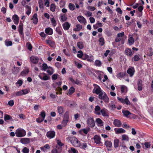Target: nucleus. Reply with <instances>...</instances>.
<instances>
[{
	"instance_id": "obj_1",
	"label": "nucleus",
	"mask_w": 153,
	"mask_h": 153,
	"mask_svg": "<svg viewBox=\"0 0 153 153\" xmlns=\"http://www.w3.org/2000/svg\"><path fill=\"white\" fill-rule=\"evenodd\" d=\"M93 86H95L96 88L95 92H94V91L95 88H94V89L93 92L98 95V98L102 100L106 103L108 102L109 101V99L106 94L105 92L103 91L100 87L98 85L94 84Z\"/></svg>"
},
{
	"instance_id": "obj_2",
	"label": "nucleus",
	"mask_w": 153,
	"mask_h": 153,
	"mask_svg": "<svg viewBox=\"0 0 153 153\" xmlns=\"http://www.w3.org/2000/svg\"><path fill=\"white\" fill-rule=\"evenodd\" d=\"M68 139L70 141L71 143L74 147H78V146L80 143V141L75 137H68L67 139Z\"/></svg>"
},
{
	"instance_id": "obj_3",
	"label": "nucleus",
	"mask_w": 153,
	"mask_h": 153,
	"mask_svg": "<svg viewBox=\"0 0 153 153\" xmlns=\"http://www.w3.org/2000/svg\"><path fill=\"white\" fill-rule=\"evenodd\" d=\"M26 133L25 131L21 128L17 129L15 132L16 136L18 137L25 136L26 135Z\"/></svg>"
},
{
	"instance_id": "obj_4",
	"label": "nucleus",
	"mask_w": 153,
	"mask_h": 153,
	"mask_svg": "<svg viewBox=\"0 0 153 153\" xmlns=\"http://www.w3.org/2000/svg\"><path fill=\"white\" fill-rule=\"evenodd\" d=\"M69 120V111H67L65 113L62 124L63 127H65L67 125Z\"/></svg>"
},
{
	"instance_id": "obj_5",
	"label": "nucleus",
	"mask_w": 153,
	"mask_h": 153,
	"mask_svg": "<svg viewBox=\"0 0 153 153\" xmlns=\"http://www.w3.org/2000/svg\"><path fill=\"white\" fill-rule=\"evenodd\" d=\"M51 38H52V37H49L48 39H46L45 41L46 44L50 47L53 48L56 46L55 42L51 39Z\"/></svg>"
},
{
	"instance_id": "obj_6",
	"label": "nucleus",
	"mask_w": 153,
	"mask_h": 153,
	"mask_svg": "<svg viewBox=\"0 0 153 153\" xmlns=\"http://www.w3.org/2000/svg\"><path fill=\"white\" fill-rule=\"evenodd\" d=\"M23 24L22 23H20L18 28V31L21 38H24V34L23 30Z\"/></svg>"
},
{
	"instance_id": "obj_7",
	"label": "nucleus",
	"mask_w": 153,
	"mask_h": 153,
	"mask_svg": "<svg viewBox=\"0 0 153 153\" xmlns=\"http://www.w3.org/2000/svg\"><path fill=\"white\" fill-rule=\"evenodd\" d=\"M87 124L90 127H94L95 126V124L93 118L91 117L88 118L87 120Z\"/></svg>"
},
{
	"instance_id": "obj_8",
	"label": "nucleus",
	"mask_w": 153,
	"mask_h": 153,
	"mask_svg": "<svg viewBox=\"0 0 153 153\" xmlns=\"http://www.w3.org/2000/svg\"><path fill=\"white\" fill-rule=\"evenodd\" d=\"M56 133L54 131H50L46 133L47 137L49 139H51L55 137Z\"/></svg>"
},
{
	"instance_id": "obj_9",
	"label": "nucleus",
	"mask_w": 153,
	"mask_h": 153,
	"mask_svg": "<svg viewBox=\"0 0 153 153\" xmlns=\"http://www.w3.org/2000/svg\"><path fill=\"white\" fill-rule=\"evenodd\" d=\"M77 20L79 22L82 24H84V25H86V19L82 16H79L77 17Z\"/></svg>"
},
{
	"instance_id": "obj_10",
	"label": "nucleus",
	"mask_w": 153,
	"mask_h": 153,
	"mask_svg": "<svg viewBox=\"0 0 153 153\" xmlns=\"http://www.w3.org/2000/svg\"><path fill=\"white\" fill-rule=\"evenodd\" d=\"M94 143L100 145L102 142L101 141V138L100 136L97 135H95L94 137Z\"/></svg>"
},
{
	"instance_id": "obj_11",
	"label": "nucleus",
	"mask_w": 153,
	"mask_h": 153,
	"mask_svg": "<svg viewBox=\"0 0 153 153\" xmlns=\"http://www.w3.org/2000/svg\"><path fill=\"white\" fill-rule=\"evenodd\" d=\"M125 54L127 56L131 57L133 54V52L132 51L131 49L129 48H127L125 50Z\"/></svg>"
},
{
	"instance_id": "obj_12",
	"label": "nucleus",
	"mask_w": 153,
	"mask_h": 153,
	"mask_svg": "<svg viewBox=\"0 0 153 153\" xmlns=\"http://www.w3.org/2000/svg\"><path fill=\"white\" fill-rule=\"evenodd\" d=\"M30 60L32 63L37 64L39 62V58L36 56H31L30 58Z\"/></svg>"
},
{
	"instance_id": "obj_13",
	"label": "nucleus",
	"mask_w": 153,
	"mask_h": 153,
	"mask_svg": "<svg viewBox=\"0 0 153 153\" xmlns=\"http://www.w3.org/2000/svg\"><path fill=\"white\" fill-rule=\"evenodd\" d=\"M114 130L116 134L123 133L126 132V131L121 128H115L114 129Z\"/></svg>"
},
{
	"instance_id": "obj_14",
	"label": "nucleus",
	"mask_w": 153,
	"mask_h": 153,
	"mask_svg": "<svg viewBox=\"0 0 153 153\" xmlns=\"http://www.w3.org/2000/svg\"><path fill=\"white\" fill-rule=\"evenodd\" d=\"M95 122L98 126L101 127L103 125V121L100 118H97Z\"/></svg>"
},
{
	"instance_id": "obj_15",
	"label": "nucleus",
	"mask_w": 153,
	"mask_h": 153,
	"mask_svg": "<svg viewBox=\"0 0 153 153\" xmlns=\"http://www.w3.org/2000/svg\"><path fill=\"white\" fill-rule=\"evenodd\" d=\"M134 71V68L133 67L128 68L127 71V73L129 74L130 76H132L133 75Z\"/></svg>"
},
{
	"instance_id": "obj_16",
	"label": "nucleus",
	"mask_w": 153,
	"mask_h": 153,
	"mask_svg": "<svg viewBox=\"0 0 153 153\" xmlns=\"http://www.w3.org/2000/svg\"><path fill=\"white\" fill-rule=\"evenodd\" d=\"M12 19L14 23L16 25H18L19 22V17L18 16L14 14L13 16Z\"/></svg>"
},
{
	"instance_id": "obj_17",
	"label": "nucleus",
	"mask_w": 153,
	"mask_h": 153,
	"mask_svg": "<svg viewBox=\"0 0 153 153\" xmlns=\"http://www.w3.org/2000/svg\"><path fill=\"white\" fill-rule=\"evenodd\" d=\"M78 147H79L80 148L82 149L86 150V149L88 147L87 144L86 143H81L80 142L78 146Z\"/></svg>"
},
{
	"instance_id": "obj_18",
	"label": "nucleus",
	"mask_w": 153,
	"mask_h": 153,
	"mask_svg": "<svg viewBox=\"0 0 153 153\" xmlns=\"http://www.w3.org/2000/svg\"><path fill=\"white\" fill-rule=\"evenodd\" d=\"M20 142L23 144H27L30 142V139L28 138H22L20 140Z\"/></svg>"
},
{
	"instance_id": "obj_19",
	"label": "nucleus",
	"mask_w": 153,
	"mask_h": 153,
	"mask_svg": "<svg viewBox=\"0 0 153 153\" xmlns=\"http://www.w3.org/2000/svg\"><path fill=\"white\" fill-rule=\"evenodd\" d=\"M45 32L48 35H51L53 34V30L51 28L48 27L45 28Z\"/></svg>"
},
{
	"instance_id": "obj_20",
	"label": "nucleus",
	"mask_w": 153,
	"mask_h": 153,
	"mask_svg": "<svg viewBox=\"0 0 153 153\" xmlns=\"http://www.w3.org/2000/svg\"><path fill=\"white\" fill-rule=\"evenodd\" d=\"M114 124L116 127H120L122 125L121 122L118 119H115L113 122Z\"/></svg>"
},
{
	"instance_id": "obj_21",
	"label": "nucleus",
	"mask_w": 153,
	"mask_h": 153,
	"mask_svg": "<svg viewBox=\"0 0 153 153\" xmlns=\"http://www.w3.org/2000/svg\"><path fill=\"white\" fill-rule=\"evenodd\" d=\"M71 26V24L68 22H66L62 24V27L65 30L69 29Z\"/></svg>"
},
{
	"instance_id": "obj_22",
	"label": "nucleus",
	"mask_w": 153,
	"mask_h": 153,
	"mask_svg": "<svg viewBox=\"0 0 153 153\" xmlns=\"http://www.w3.org/2000/svg\"><path fill=\"white\" fill-rule=\"evenodd\" d=\"M57 110L59 115L61 116L63 114L64 112L63 107L62 106H58L57 107Z\"/></svg>"
},
{
	"instance_id": "obj_23",
	"label": "nucleus",
	"mask_w": 153,
	"mask_h": 153,
	"mask_svg": "<svg viewBox=\"0 0 153 153\" xmlns=\"http://www.w3.org/2000/svg\"><path fill=\"white\" fill-rule=\"evenodd\" d=\"M100 112L102 115L104 117H108L109 115L107 112V110L104 108L100 110Z\"/></svg>"
},
{
	"instance_id": "obj_24",
	"label": "nucleus",
	"mask_w": 153,
	"mask_h": 153,
	"mask_svg": "<svg viewBox=\"0 0 153 153\" xmlns=\"http://www.w3.org/2000/svg\"><path fill=\"white\" fill-rule=\"evenodd\" d=\"M84 42H79L77 43V46L79 49H82L84 48Z\"/></svg>"
},
{
	"instance_id": "obj_25",
	"label": "nucleus",
	"mask_w": 153,
	"mask_h": 153,
	"mask_svg": "<svg viewBox=\"0 0 153 153\" xmlns=\"http://www.w3.org/2000/svg\"><path fill=\"white\" fill-rule=\"evenodd\" d=\"M20 69V67H14L12 69V73L14 74H16L19 72Z\"/></svg>"
},
{
	"instance_id": "obj_26",
	"label": "nucleus",
	"mask_w": 153,
	"mask_h": 153,
	"mask_svg": "<svg viewBox=\"0 0 153 153\" xmlns=\"http://www.w3.org/2000/svg\"><path fill=\"white\" fill-rule=\"evenodd\" d=\"M140 59V58L139 56V55H135L134 57L132 58V61L137 62Z\"/></svg>"
},
{
	"instance_id": "obj_27",
	"label": "nucleus",
	"mask_w": 153,
	"mask_h": 153,
	"mask_svg": "<svg viewBox=\"0 0 153 153\" xmlns=\"http://www.w3.org/2000/svg\"><path fill=\"white\" fill-rule=\"evenodd\" d=\"M105 145L107 148H111L112 146V143L111 141L106 140L105 141Z\"/></svg>"
},
{
	"instance_id": "obj_28",
	"label": "nucleus",
	"mask_w": 153,
	"mask_h": 153,
	"mask_svg": "<svg viewBox=\"0 0 153 153\" xmlns=\"http://www.w3.org/2000/svg\"><path fill=\"white\" fill-rule=\"evenodd\" d=\"M29 71V70L28 68H26L25 69H24L21 72V75L22 76L25 75L26 74H27Z\"/></svg>"
},
{
	"instance_id": "obj_29",
	"label": "nucleus",
	"mask_w": 153,
	"mask_h": 153,
	"mask_svg": "<svg viewBox=\"0 0 153 153\" xmlns=\"http://www.w3.org/2000/svg\"><path fill=\"white\" fill-rule=\"evenodd\" d=\"M69 79L73 83H75L77 85H79V81L78 79H76V81H75L72 77H69Z\"/></svg>"
},
{
	"instance_id": "obj_30",
	"label": "nucleus",
	"mask_w": 153,
	"mask_h": 153,
	"mask_svg": "<svg viewBox=\"0 0 153 153\" xmlns=\"http://www.w3.org/2000/svg\"><path fill=\"white\" fill-rule=\"evenodd\" d=\"M119 140L117 139H115L114 140V146L115 148H116L119 146Z\"/></svg>"
},
{
	"instance_id": "obj_31",
	"label": "nucleus",
	"mask_w": 153,
	"mask_h": 153,
	"mask_svg": "<svg viewBox=\"0 0 153 153\" xmlns=\"http://www.w3.org/2000/svg\"><path fill=\"white\" fill-rule=\"evenodd\" d=\"M122 141H128L129 140V137L127 135L125 134H123L122 136Z\"/></svg>"
},
{
	"instance_id": "obj_32",
	"label": "nucleus",
	"mask_w": 153,
	"mask_h": 153,
	"mask_svg": "<svg viewBox=\"0 0 153 153\" xmlns=\"http://www.w3.org/2000/svg\"><path fill=\"white\" fill-rule=\"evenodd\" d=\"M126 72H121L117 74V76L118 78H123L126 75Z\"/></svg>"
},
{
	"instance_id": "obj_33",
	"label": "nucleus",
	"mask_w": 153,
	"mask_h": 153,
	"mask_svg": "<svg viewBox=\"0 0 153 153\" xmlns=\"http://www.w3.org/2000/svg\"><path fill=\"white\" fill-rule=\"evenodd\" d=\"M98 41L99 42V45L102 46L105 44V40L102 37L100 38Z\"/></svg>"
},
{
	"instance_id": "obj_34",
	"label": "nucleus",
	"mask_w": 153,
	"mask_h": 153,
	"mask_svg": "<svg viewBox=\"0 0 153 153\" xmlns=\"http://www.w3.org/2000/svg\"><path fill=\"white\" fill-rule=\"evenodd\" d=\"M62 28L61 27H57L56 29V31L58 34L59 35H62V31H61Z\"/></svg>"
},
{
	"instance_id": "obj_35",
	"label": "nucleus",
	"mask_w": 153,
	"mask_h": 153,
	"mask_svg": "<svg viewBox=\"0 0 153 153\" xmlns=\"http://www.w3.org/2000/svg\"><path fill=\"white\" fill-rule=\"evenodd\" d=\"M122 113L123 115L126 117H127L129 115L131 114V113L128 110H123Z\"/></svg>"
},
{
	"instance_id": "obj_36",
	"label": "nucleus",
	"mask_w": 153,
	"mask_h": 153,
	"mask_svg": "<svg viewBox=\"0 0 153 153\" xmlns=\"http://www.w3.org/2000/svg\"><path fill=\"white\" fill-rule=\"evenodd\" d=\"M26 8L27 9L26 11V13L28 15H29L31 12V8L30 6L28 5H26Z\"/></svg>"
},
{
	"instance_id": "obj_37",
	"label": "nucleus",
	"mask_w": 153,
	"mask_h": 153,
	"mask_svg": "<svg viewBox=\"0 0 153 153\" xmlns=\"http://www.w3.org/2000/svg\"><path fill=\"white\" fill-rule=\"evenodd\" d=\"M75 91V89L73 87H71L68 90V94L69 95H71Z\"/></svg>"
},
{
	"instance_id": "obj_38",
	"label": "nucleus",
	"mask_w": 153,
	"mask_h": 153,
	"mask_svg": "<svg viewBox=\"0 0 153 153\" xmlns=\"http://www.w3.org/2000/svg\"><path fill=\"white\" fill-rule=\"evenodd\" d=\"M56 8V6L54 4H51L50 5V10L51 11L53 12L55 11Z\"/></svg>"
},
{
	"instance_id": "obj_39",
	"label": "nucleus",
	"mask_w": 153,
	"mask_h": 153,
	"mask_svg": "<svg viewBox=\"0 0 153 153\" xmlns=\"http://www.w3.org/2000/svg\"><path fill=\"white\" fill-rule=\"evenodd\" d=\"M68 152L69 153H78V151L75 148L71 147L68 151Z\"/></svg>"
},
{
	"instance_id": "obj_40",
	"label": "nucleus",
	"mask_w": 153,
	"mask_h": 153,
	"mask_svg": "<svg viewBox=\"0 0 153 153\" xmlns=\"http://www.w3.org/2000/svg\"><path fill=\"white\" fill-rule=\"evenodd\" d=\"M82 25L79 24H77L76 25V28H74L73 30L75 31H79L82 28Z\"/></svg>"
},
{
	"instance_id": "obj_41",
	"label": "nucleus",
	"mask_w": 153,
	"mask_h": 153,
	"mask_svg": "<svg viewBox=\"0 0 153 153\" xmlns=\"http://www.w3.org/2000/svg\"><path fill=\"white\" fill-rule=\"evenodd\" d=\"M22 95H23L21 90L18 91L16 93H14L13 94V95L14 96H20Z\"/></svg>"
},
{
	"instance_id": "obj_42",
	"label": "nucleus",
	"mask_w": 153,
	"mask_h": 153,
	"mask_svg": "<svg viewBox=\"0 0 153 153\" xmlns=\"http://www.w3.org/2000/svg\"><path fill=\"white\" fill-rule=\"evenodd\" d=\"M22 95H25L28 93L30 92L29 89H25L21 90Z\"/></svg>"
},
{
	"instance_id": "obj_43",
	"label": "nucleus",
	"mask_w": 153,
	"mask_h": 153,
	"mask_svg": "<svg viewBox=\"0 0 153 153\" xmlns=\"http://www.w3.org/2000/svg\"><path fill=\"white\" fill-rule=\"evenodd\" d=\"M128 42L130 45H133L134 42V40L133 37H131L128 39Z\"/></svg>"
},
{
	"instance_id": "obj_44",
	"label": "nucleus",
	"mask_w": 153,
	"mask_h": 153,
	"mask_svg": "<svg viewBox=\"0 0 153 153\" xmlns=\"http://www.w3.org/2000/svg\"><path fill=\"white\" fill-rule=\"evenodd\" d=\"M39 6L40 9H43L44 8L43 1L42 0H39L38 1Z\"/></svg>"
},
{
	"instance_id": "obj_45",
	"label": "nucleus",
	"mask_w": 153,
	"mask_h": 153,
	"mask_svg": "<svg viewBox=\"0 0 153 153\" xmlns=\"http://www.w3.org/2000/svg\"><path fill=\"white\" fill-rule=\"evenodd\" d=\"M142 145H143V143H142ZM144 145L146 149L149 148L150 147L151 144L150 142H146L144 143Z\"/></svg>"
},
{
	"instance_id": "obj_46",
	"label": "nucleus",
	"mask_w": 153,
	"mask_h": 153,
	"mask_svg": "<svg viewBox=\"0 0 153 153\" xmlns=\"http://www.w3.org/2000/svg\"><path fill=\"white\" fill-rule=\"evenodd\" d=\"M95 65L97 66L100 67L102 65V63L100 60H96L95 61Z\"/></svg>"
},
{
	"instance_id": "obj_47",
	"label": "nucleus",
	"mask_w": 153,
	"mask_h": 153,
	"mask_svg": "<svg viewBox=\"0 0 153 153\" xmlns=\"http://www.w3.org/2000/svg\"><path fill=\"white\" fill-rule=\"evenodd\" d=\"M51 21L52 25L53 27H55L57 25L56 21L55 20L54 18L53 17L51 19Z\"/></svg>"
},
{
	"instance_id": "obj_48",
	"label": "nucleus",
	"mask_w": 153,
	"mask_h": 153,
	"mask_svg": "<svg viewBox=\"0 0 153 153\" xmlns=\"http://www.w3.org/2000/svg\"><path fill=\"white\" fill-rule=\"evenodd\" d=\"M68 7L70 10H74L75 9V6L72 3H69Z\"/></svg>"
},
{
	"instance_id": "obj_49",
	"label": "nucleus",
	"mask_w": 153,
	"mask_h": 153,
	"mask_svg": "<svg viewBox=\"0 0 153 153\" xmlns=\"http://www.w3.org/2000/svg\"><path fill=\"white\" fill-rule=\"evenodd\" d=\"M12 119V118L11 116L10 115L6 114L4 116V120L5 121H6L7 120H11Z\"/></svg>"
},
{
	"instance_id": "obj_50",
	"label": "nucleus",
	"mask_w": 153,
	"mask_h": 153,
	"mask_svg": "<svg viewBox=\"0 0 153 153\" xmlns=\"http://www.w3.org/2000/svg\"><path fill=\"white\" fill-rule=\"evenodd\" d=\"M39 77L41 79L43 80H47L49 79V77L47 75L44 76L43 77L39 75Z\"/></svg>"
},
{
	"instance_id": "obj_51",
	"label": "nucleus",
	"mask_w": 153,
	"mask_h": 153,
	"mask_svg": "<svg viewBox=\"0 0 153 153\" xmlns=\"http://www.w3.org/2000/svg\"><path fill=\"white\" fill-rule=\"evenodd\" d=\"M56 91H57V92H56V94H62V89L61 88L59 87H58L56 89Z\"/></svg>"
},
{
	"instance_id": "obj_52",
	"label": "nucleus",
	"mask_w": 153,
	"mask_h": 153,
	"mask_svg": "<svg viewBox=\"0 0 153 153\" xmlns=\"http://www.w3.org/2000/svg\"><path fill=\"white\" fill-rule=\"evenodd\" d=\"M58 76V74H53L51 76L52 80H56L57 79Z\"/></svg>"
},
{
	"instance_id": "obj_53",
	"label": "nucleus",
	"mask_w": 153,
	"mask_h": 153,
	"mask_svg": "<svg viewBox=\"0 0 153 153\" xmlns=\"http://www.w3.org/2000/svg\"><path fill=\"white\" fill-rule=\"evenodd\" d=\"M74 63L75 65L77 66V67L78 68H82V65L81 64L79 63L76 61L74 62Z\"/></svg>"
},
{
	"instance_id": "obj_54",
	"label": "nucleus",
	"mask_w": 153,
	"mask_h": 153,
	"mask_svg": "<svg viewBox=\"0 0 153 153\" xmlns=\"http://www.w3.org/2000/svg\"><path fill=\"white\" fill-rule=\"evenodd\" d=\"M61 17V21L63 22L66 21L67 19L66 16H65V15L64 14L63 15H62Z\"/></svg>"
},
{
	"instance_id": "obj_55",
	"label": "nucleus",
	"mask_w": 153,
	"mask_h": 153,
	"mask_svg": "<svg viewBox=\"0 0 153 153\" xmlns=\"http://www.w3.org/2000/svg\"><path fill=\"white\" fill-rule=\"evenodd\" d=\"M5 43L7 46H11L12 45V42L11 41H5Z\"/></svg>"
},
{
	"instance_id": "obj_56",
	"label": "nucleus",
	"mask_w": 153,
	"mask_h": 153,
	"mask_svg": "<svg viewBox=\"0 0 153 153\" xmlns=\"http://www.w3.org/2000/svg\"><path fill=\"white\" fill-rule=\"evenodd\" d=\"M123 103H125L127 105H130V103L129 100L127 98H126L125 99H124Z\"/></svg>"
},
{
	"instance_id": "obj_57",
	"label": "nucleus",
	"mask_w": 153,
	"mask_h": 153,
	"mask_svg": "<svg viewBox=\"0 0 153 153\" xmlns=\"http://www.w3.org/2000/svg\"><path fill=\"white\" fill-rule=\"evenodd\" d=\"M78 53H80V54H77V56L79 58H82L83 54L82 52L81 51H78Z\"/></svg>"
},
{
	"instance_id": "obj_58",
	"label": "nucleus",
	"mask_w": 153,
	"mask_h": 153,
	"mask_svg": "<svg viewBox=\"0 0 153 153\" xmlns=\"http://www.w3.org/2000/svg\"><path fill=\"white\" fill-rule=\"evenodd\" d=\"M22 152L23 153H29V149L26 147H25L22 149Z\"/></svg>"
},
{
	"instance_id": "obj_59",
	"label": "nucleus",
	"mask_w": 153,
	"mask_h": 153,
	"mask_svg": "<svg viewBox=\"0 0 153 153\" xmlns=\"http://www.w3.org/2000/svg\"><path fill=\"white\" fill-rule=\"evenodd\" d=\"M105 33L108 37L111 36L112 35L111 33L108 30H106L105 32Z\"/></svg>"
},
{
	"instance_id": "obj_60",
	"label": "nucleus",
	"mask_w": 153,
	"mask_h": 153,
	"mask_svg": "<svg viewBox=\"0 0 153 153\" xmlns=\"http://www.w3.org/2000/svg\"><path fill=\"white\" fill-rule=\"evenodd\" d=\"M27 48L30 51H31L32 50V45L29 42H28L27 43Z\"/></svg>"
},
{
	"instance_id": "obj_61",
	"label": "nucleus",
	"mask_w": 153,
	"mask_h": 153,
	"mask_svg": "<svg viewBox=\"0 0 153 153\" xmlns=\"http://www.w3.org/2000/svg\"><path fill=\"white\" fill-rule=\"evenodd\" d=\"M89 128H88V129L84 128L82 130L83 133L85 134H87L88 132L89 131Z\"/></svg>"
},
{
	"instance_id": "obj_62",
	"label": "nucleus",
	"mask_w": 153,
	"mask_h": 153,
	"mask_svg": "<svg viewBox=\"0 0 153 153\" xmlns=\"http://www.w3.org/2000/svg\"><path fill=\"white\" fill-rule=\"evenodd\" d=\"M88 57H89V56L88 55L85 53H84L83 54L82 59L84 60H86Z\"/></svg>"
},
{
	"instance_id": "obj_63",
	"label": "nucleus",
	"mask_w": 153,
	"mask_h": 153,
	"mask_svg": "<svg viewBox=\"0 0 153 153\" xmlns=\"http://www.w3.org/2000/svg\"><path fill=\"white\" fill-rule=\"evenodd\" d=\"M8 105H9L10 106L12 107L14 105V101L13 100H11L8 101Z\"/></svg>"
},
{
	"instance_id": "obj_64",
	"label": "nucleus",
	"mask_w": 153,
	"mask_h": 153,
	"mask_svg": "<svg viewBox=\"0 0 153 153\" xmlns=\"http://www.w3.org/2000/svg\"><path fill=\"white\" fill-rule=\"evenodd\" d=\"M44 119L41 117L37 118L36 119V121L38 123H40L44 120Z\"/></svg>"
}]
</instances>
